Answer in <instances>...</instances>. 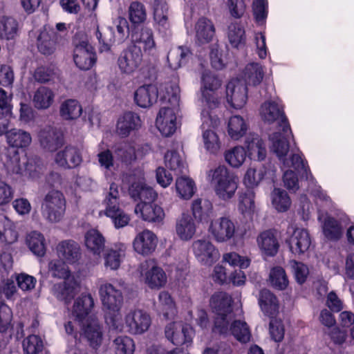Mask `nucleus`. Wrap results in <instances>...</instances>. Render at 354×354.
Wrapping results in <instances>:
<instances>
[{
	"instance_id": "f257e3e1",
	"label": "nucleus",
	"mask_w": 354,
	"mask_h": 354,
	"mask_svg": "<svg viewBox=\"0 0 354 354\" xmlns=\"http://www.w3.org/2000/svg\"><path fill=\"white\" fill-rule=\"evenodd\" d=\"M288 133H291L290 130L283 133L275 132L270 135L271 151L276 154L285 167H293L302 177L308 179L309 169L301 156L293 153L289 158H286L290 149Z\"/></svg>"
},
{
	"instance_id": "f03ea898",
	"label": "nucleus",
	"mask_w": 354,
	"mask_h": 354,
	"mask_svg": "<svg viewBox=\"0 0 354 354\" xmlns=\"http://www.w3.org/2000/svg\"><path fill=\"white\" fill-rule=\"evenodd\" d=\"M232 297L225 292H215L209 300V306L216 315L214 330L220 334H225L229 329L230 322L234 318Z\"/></svg>"
},
{
	"instance_id": "7ed1b4c3",
	"label": "nucleus",
	"mask_w": 354,
	"mask_h": 354,
	"mask_svg": "<svg viewBox=\"0 0 354 354\" xmlns=\"http://www.w3.org/2000/svg\"><path fill=\"white\" fill-rule=\"evenodd\" d=\"M209 177L219 198L227 200L234 196L238 187V178L226 167L221 165L209 171Z\"/></svg>"
},
{
	"instance_id": "20e7f679",
	"label": "nucleus",
	"mask_w": 354,
	"mask_h": 354,
	"mask_svg": "<svg viewBox=\"0 0 354 354\" xmlns=\"http://www.w3.org/2000/svg\"><path fill=\"white\" fill-rule=\"evenodd\" d=\"M73 44V60L76 66L83 71L91 69L96 62V54L86 36L82 33L76 34Z\"/></svg>"
},
{
	"instance_id": "39448f33",
	"label": "nucleus",
	"mask_w": 354,
	"mask_h": 354,
	"mask_svg": "<svg viewBox=\"0 0 354 354\" xmlns=\"http://www.w3.org/2000/svg\"><path fill=\"white\" fill-rule=\"evenodd\" d=\"M41 214L49 222H59L66 211V199L60 191L52 189L44 196L41 203Z\"/></svg>"
},
{
	"instance_id": "423d86ee",
	"label": "nucleus",
	"mask_w": 354,
	"mask_h": 354,
	"mask_svg": "<svg viewBox=\"0 0 354 354\" xmlns=\"http://www.w3.org/2000/svg\"><path fill=\"white\" fill-rule=\"evenodd\" d=\"M221 82L218 75L209 70H204L201 73L200 91L202 101L210 109H215L219 104L216 91L221 87Z\"/></svg>"
},
{
	"instance_id": "0eeeda50",
	"label": "nucleus",
	"mask_w": 354,
	"mask_h": 354,
	"mask_svg": "<svg viewBox=\"0 0 354 354\" xmlns=\"http://www.w3.org/2000/svg\"><path fill=\"white\" fill-rule=\"evenodd\" d=\"M142 61L141 47L130 45L123 50L118 58V65L122 73L131 75L140 66Z\"/></svg>"
},
{
	"instance_id": "6e6552de",
	"label": "nucleus",
	"mask_w": 354,
	"mask_h": 354,
	"mask_svg": "<svg viewBox=\"0 0 354 354\" xmlns=\"http://www.w3.org/2000/svg\"><path fill=\"white\" fill-rule=\"evenodd\" d=\"M172 99L175 101L176 106L161 108L156 120L157 128L166 137L172 135L176 129V111L178 106L179 97L174 95L172 96Z\"/></svg>"
},
{
	"instance_id": "1a4fd4ad",
	"label": "nucleus",
	"mask_w": 354,
	"mask_h": 354,
	"mask_svg": "<svg viewBox=\"0 0 354 354\" xmlns=\"http://www.w3.org/2000/svg\"><path fill=\"white\" fill-rule=\"evenodd\" d=\"M166 338L174 345L191 343L194 334L193 328L188 324L174 322L165 326Z\"/></svg>"
},
{
	"instance_id": "9d476101",
	"label": "nucleus",
	"mask_w": 354,
	"mask_h": 354,
	"mask_svg": "<svg viewBox=\"0 0 354 354\" xmlns=\"http://www.w3.org/2000/svg\"><path fill=\"white\" fill-rule=\"evenodd\" d=\"M263 120L268 124L277 122L282 131H290V125L284 114L283 108L272 101L265 102L261 107Z\"/></svg>"
},
{
	"instance_id": "9b49d317",
	"label": "nucleus",
	"mask_w": 354,
	"mask_h": 354,
	"mask_svg": "<svg viewBox=\"0 0 354 354\" xmlns=\"http://www.w3.org/2000/svg\"><path fill=\"white\" fill-rule=\"evenodd\" d=\"M38 139L40 147L48 152H55L64 144V138L62 131L50 126L46 127L39 131Z\"/></svg>"
},
{
	"instance_id": "f8f14e48",
	"label": "nucleus",
	"mask_w": 354,
	"mask_h": 354,
	"mask_svg": "<svg viewBox=\"0 0 354 354\" xmlns=\"http://www.w3.org/2000/svg\"><path fill=\"white\" fill-rule=\"evenodd\" d=\"M209 232L217 242H226L235 232V225L228 216H221L211 221Z\"/></svg>"
},
{
	"instance_id": "ddd939ff",
	"label": "nucleus",
	"mask_w": 354,
	"mask_h": 354,
	"mask_svg": "<svg viewBox=\"0 0 354 354\" xmlns=\"http://www.w3.org/2000/svg\"><path fill=\"white\" fill-rule=\"evenodd\" d=\"M140 273L145 276V281L151 288H160L167 281L163 270L157 266L153 259H148L140 266Z\"/></svg>"
},
{
	"instance_id": "4468645a",
	"label": "nucleus",
	"mask_w": 354,
	"mask_h": 354,
	"mask_svg": "<svg viewBox=\"0 0 354 354\" xmlns=\"http://www.w3.org/2000/svg\"><path fill=\"white\" fill-rule=\"evenodd\" d=\"M246 84L240 80L234 79L226 86L227 102L234 109H241L246 103L248 98Z\"/></svg>"
},
{
	"instance_id": "2eb2a0df",
	"label": "nucleus",
	"mask_w": 354,
	"mask_h": 354,
	"mask_svg": "<svg viewBox=\"0 0 354 354\" xmlns=\"http://www.w3.org/2000/svg\"><path fill=\"white\" fill-rule=\"evenodd\" d=\"M99 291L103 306L113 313L119 311L123 302L121 291L111 283L101 285Z\"/></svg>"
},
{
	"instance_id": "dca6fc26",
	"label": "nucleus",
	"mask_w": 354,
	"mask_h": 354,
	"mask_svg": "<svg viewBox=\"0 0 354 354\" xmlns=\"http://www.w3.org/2000/svg\"><path fill=\"white\" fill-rule=\"evenodd\" d=\"M78 288L79 284L75 277H69L63 282L54 284L51 292L58 300L68 304L77 293Z\"/></svg>"
},
{
	"instance_id": "f3484780",
	"label": "nucleus",
	"mask_w": 354,
	"mask_h": 354,
	"mask_svg": "<svg viewBox=\"0 0 354 354\" xmlns=\"http://www.w3.org/2000/svg\"><path fill=\"white\" fill-rule=\"evenodd\" d=\"M125 322L130 333L142 334L149 329L151 325V317L146 312L136 310L127 315Z\"/></svg>"
},
{
	"instance_id": "a211bd4d",
	"label": "nucleus",
	"mask_w": 354,
	"mask_h": 354,
	"mask_svg": "<svg viewBox=\"0 0 354 354\" xmlns=\"http://www.w3.org/2000/svg\"><path fill=\"white\" fill-rule=\"evenodd\" d=\"M55 162L64 169H71L81 163L82 156L77 147L68 145L56 153Z\"/></svg>"
},
{
	"instance_id": "6ab92c4d",
	"label": "nucleus",
	"mask_w": 354,
	"mask_h": 354,
	"mask_svg": "<svg viewBox=\"0 0 354 354\" xmlns=\"http://www.w3.org/2000/svg\"><path fill=\"white\" fill-rule=\"evenodd\" d=\"M94 306V301L89 294H82L78 297L73 306L72 315L75 321L79 323H84V321L91 316H89Z\"/></svg>"
},
{
	"instance_id": "aec40b11",
	"label": "nucleus",
	"mask_w": 354,
	"mask_h": 354,
	"mask_svg": "<svg viewBox=\"0 0 354 354\" xmlns=\"http://www.w3.org/2000/svg\"><path fill=\"white\" fill-rule=\"evenodd\" d=\"M290 251L295 254H301L306 252L311 244L308 232L302 228H297L288 240Z\"/></svg>"
},
{
	"instance_id": "412c9836",
	"label": "nucleus",
	"mask_w": 354,
	"mask_h": 354,
	"mask_svg": "<svg viewBox=\"0 0 354 354\" xmlns=\"http://www.w3.org/2000/svg\"><path fill=\"white\" fill-rule=\"evenodd\" d=\"M193 251L199 261L210 264L218 258V252L207 240H197L193 243Z\"/></svg>"
},
{
	"instance_id": "4be33fe9",
	"label": "nucleus",
	"mask_w": 354,
	"mask_h": 354,
	"mask_svg": "<svg viewBox=\"0 0 354 354\" xmlns=\"http://www.w3.org/2000/svg\"><path fill=\"white\" fill-rule=\"evenodd\" d=\"M258 246L266 255L274 257L277 254L279 244L277 238V231L267 230L261 232L257 239Z\"/></svg>"
},
{
	"instance_id": "5701e85b",
	"label": "nucleus",
	"mask_w": 354,
	"mask_h": 354,
	"mask_svg": "<svg viewBox=\"0 0 354 354\" xmlns=\"http://www.w3.org/2000/svg\"><path fill=\"white\" fill-rule=\"evenodd\" d=\"M134 212L140 214L144 221L151 223H160L165 217L162 208L153 202L137 204Z\"/></svg>"
},
{
	"instance_id": "b1692460",
	"label": "nucleus",
	"mask_w": 354,
	"mask_h": 354,
	"mask_svg": "<svg viewBox=\"0 0 354 354\" xmlns=\"http://www.w3.org/2000/svg\"><path fill=\"white\" fill-rule=\"evenodd\" d=\"M80 324L82 326L84 335L90 345L94 348L99 346L102 340V330L97 319L91 317Z\"/></svg>"
},
{
	"instance_id": "393cba45",
	"label": "nucleus",
	"mask_w": 354,
	"mask_h": 354,
	"mask_svg": "<svg viewBox=\"0 0 354 354\" xmlns=\"http://www.w3.org/2000/svg\"><path fill=\"white\" fill-rule=\"evenodd\" d=\"M57 251L61 260L68 263H75L81 257L80 245L73 240L60 242L57 246Z\"/></svg>"
},
{
	"instance_id": "a878e982",
	"label": "nucleus",
	"mask_w": 354,
	"mask_h": 354,
	"mask_svg": "<svg viewBox=\"0 0 354 354\" xmlns=\"http://www.w3.org/2000/svg\"><path fill=\"white\" fill-rule=\"evenodd\" d=\"M156 243V235L149 230H145L135 238L133 248L138 253L147 255L155 250Z\"/></svg>"
},
{
	"instance_id": "bb28decb",
	"label": "nucleus",
	"mask_w": 354,
	"mask_h": 354,
	"mask_svg": "<svg viewBox=\"0 0 354 354\" xmlns=\"http://www.w3.org/2000/svg\"><path fill=\"white\" fill-rule=\"evenodd\" d=\"M158 88L155 85L147 84L140 86L134 93L136 103L142 108L151 106L157 101Z\"/></svg>"
},
{
	"instance_id": "cd10ccee",
	"label": "nucleus",
	"mask_w": 354,
	"mask_h": 354,
	"mask_svg": "<svg viewBox=\"0 0 354 354\" xmlns=\"http://www.w3.org/2000/svg\"><path fill=\"white\" fill-rule=\"evenodd\" d=\"M153 19L160 32L166 33L170 28L169 8L165 0H153Z\"/></svg>"
},
{
	"instance_id": "c85d7f7f",
	"label": "nucleus",
	"mask_w": 354,
	"mask_h": 354,
	"mask_svg": "<svg viewBox=\"0 0 354 354\" xmlns=\"http://www.w3.org/2000/svg\"><path fill=\"white\" fill-rule=\"evenodd\" d=\"M196 41L199 44L209 43L214 38L216 29L213 22L206 18L201 17L195 25Z\"/></svg>"
},
{
	"instance_id": "c756f323",
	"label": "nucleus",
	"mask_w": 354,
	"mask_h": 354,
	"mask_svg": "<svg viewBox=\"0 0 354 354\" xmlns=\"http://www.w3.org/2000/svg\"><path fill=\"white\" fill-rule=\"evenodd\" d=\"M129 193L135 201L140 200V203H152L157 198L154 189L142 182L132 183L129 188Z\"/></svg>"
},
{
	"instance_id": "7c9ffc66",
	"label": "nucleus",
	"mask_w": 354,
	"mask_h": 354,
	"mask_svg": "<svg viewBox=\"0 0 354 354\" xmlns=\"http://www.w3.org/2000/svg\"><path fill=\"white\" fill-rule=\"evenodd\" d=\"M192 211L194 218L202 223H207L214 215L212 203L205 198L194 200Z\"/></svg>"
},
{
	"instance_id": "2f4dec72",
	"label": "nucleus",
	"mask_w": 354,
	"mask_h": 354,
	"mask_svg": "<svg viewBox=\"0 0 354 354\" xmlns=\"http://www.w3.org/2000/svg\"><path fill=\"white\" fill-rule=\"evenodd\" d=\"M132 45L142 44L145 52L153 54L156 50V44L153 39L152 30L143 27L140 30L134 31L131 34Z\"/></svg>"
},
{
	"instance_id": "473e14b6",
	"label": "nucleus",
	"mask_w": 354,
	"mask_h": 354,
	"mask_svg": "<svg viewBox=\"0 0 354 354\" xmlns=\"http://www.w3.org/2000/svg\"><path fill=\"white\" fill-rule=\"evenodd\" d=\"M245 145L248 149V156L251 159L263 160L266 156V149L263 140L257 134H250L247 136Z\"/></svg>"
},
{
	"instance_id": "72a5a7b5",
	"label": "nucleus",
	"mask_w": 354,
	"mask_h": 354,
	"mask_svg": "<svg viewBox=\"0 0 354 354\" xmlns=\"http://www.w3.org/2000/svg\"><path fill=\"white\" fill-rule=\"evenodd\" d=\"M87 249L95 255H100L105 249L106 239L96 229H90L84 234Z\"/></svg>"
},
{
	"instance_id": "f704fd0d",
	"label": "nucleus",
	"mask_w": 354,
	"mask_h": 354,
	"mask_svg": "<svg viewBox=\"0 0 354 354\" xmlns=\"http://www.w3.org/2000/svg\"><path fill=\"white\" fill-rule=\"evenodd\" d=\"M259 304L263 313L269 317H274L279 311L278 300L276 296L268 289L260 291Z\"/></svg>"
},
{
	"instance_id": "c9c22d12",
	"label": "nucleus",
	"mask_w": 354,
	"mask_h": 354,
	"mask_svg": "<svg viewBox=\"0 0 354 354\" xmlns=\"http://www.w3.org/2000/svg\"><path fill=\"white\" fill-rule=\"evenodd\" d=\"M141 126L139 115L133 112H127L119 119L117 124L118 132L122 137L127 136L133 130L138 129Z\"/></svg>"
},
{
	"instance_id": "e433bc0d",
	"label": "nucleus",
	"mask_w": 354,
	"mask_h": 354,
	"mask_svg": "<svg viewBox=\"0 0 354 354\" xmlns=\"http://www.w3.org/2000/svg\"><path fill=\"white\" fill-rule=\"evenodd\" d=\"M176 232L180 239L184 241H188L194 236L196 233V225L189 214H183L177 219Z\"/></svg>"
},
{
	"instance_id": "4c0bfd02",
	"label": "nucleus",
	"mask_w": 354,
	"mask_h": 354,
	"mask_svg": "<svg viewBox=\"0 0 354 354\" xmlns=\"http://www.w3.org/2000/svg\"><path fill=\"white\" fill-rule=\"evenodd\" d=\"M126 249L127 246L122 243L108 249L104 256L105 266L111 270H117L120 267L122 258L125 255Z\"/></svg>"
},
{
	"instance_id": "58836bf2",
	"label": "nucleus",
	"mask_w": 354,
	"mask_h": 354,
	"mask_svg": "<svg viewBox=\"0 0 354 354\" xmlns=\"http://www.w3.org/2000/svg\"><path fill=\"white\" fill-rule=\"evenodd\" d=\"M57 34L53 30H44L37 37L38 50L45 55L53 54L56 48Z\"/></svg>"
},
{
	"instance_id": "ea45409f",
	"label": "nucleus",
	"mask_w": 354,
	"mask_h": 354,
	"mask_svg": "<svg viewBox=\"0 0 354 354\" xmlns=\"http://www.w3.org/2000/svg\"><path fill=\"white\" fill-rule=\"evenodd\" d=\"M95 35L99 42V50L100 53L109 52L111 46L117 42V38L112 27H107L100 30L97 26L95 31Z\"/></svg>"
},
{
	"instance_id": "a19ab883",
	"label": "nucleus",
	"mask_w": 354,
	"mask_h": 354,
	"mask_svg": "<svg viewBox=\"0 0 354 354\" xmlns=\"http://www.w3.org/2000/svg\"><path fill=\"white\" fill-rule=\"evenodd\" d=\"M191 52L187 47L178 46L169 50L167 55V62L169 67L173 70H176L183 64H185Z\"/></svg>"
},
{
	"instance_id": "79ce46f5",
	"label": "nucleus",
	"mask_w": 354,
	"mask_h": 354,
	"mask_svg": "<svg viewBox=\"0 0 354 354\" xmlns=\"http://www.w3.org/2000/svg\"><path fill=\"white\" fill-rule=\"evenodd\" d=\"M8 145L12 147L24 148L29 146L32 142L30 134L22 129H12L6 134Z\"/></svg>"
},
{
	"instance_id": "37998d69",
	"label": "nucleus",
	"mask_w": 354,
	"mask_h": 354,
	"mask_svg": "<svg viewBox=\"0 0 354 354\" xmlns=\"http://www.w3.org/2000/svg\"><path fill=\"white\" fill-rule=\"evenodd\" d=\"M54 93L46 86L39 87L34 93L32 103L37 109H46L53 102Z\"/></svg>"
},
{
	"instance_id": "c03bdc74",
	"label": "nucleus",
	"mask_w": 354,
	"mask_h": 354,
	"mask_svg": "<svg viewBox=\"0 0 354 354\" xmlns=\"http://www.w3.org/2000/svg\"><path fill=\"white\" fill-rule=\"evenodd\" d=\"M196 185L192 179L187 176L177 178L176 191L178 196L183 199L191 198L196 192Z\"/></svg>"
},
{
	"instance_id": "a18cd8bd",
	"label": "nucleus",
	"mask_w": 354,
	"mask_h": 354,
	"mask_svg": "<svg viewBox=\"0 0 354 354\" xmlns=\"http://www.w3.org/2000/svg\"><path fill=\"white\" fill-rule=\"evenodd\" d=\"M322 229L324 236L330 241L339 240L343 234L341 224L338 221L330 216L325 218Z\"/></svg>"
},
{
	"instance_id": "49530a36",
	"label": "nucleus",
	"mask_w": 354,
	"mask_h": 354,
	"mask_svg": "<svg viewBox=\"0 0 354 354\" xmlns=\"http://www.w3.org/2000/svg\"><path fill=\"white\" fill-rule=\"evenodd\" d=\"M165 166L174 171L177 175L183 174L186 170V164L183 158L174 150L168 151L165 155Z\"/></svg>"
},
{
	"instance_id": "de8ad7c7",
	"label": "nucleus",
	"mask_w": 354,
	"mask_h": 354,
	"mask_svg": "<svg viewBox=\"0 0 354 354\" xmlns=\"http://www.w3.org/2000/svg\"><path fill=\"white\" fill-rule=\"evenodd\" d=\"M264 73L262 66L257 63L248 64L243 72L245 84L256 86L261 83L263 78Z\"/></svg>"
},
{
	"instance_id": "09e8293b",
	"label": "nucleus",
	"mask_w": 354,
	"mask_h": 354,
	"mask_svg": "<svg viewBox=\"0 0 354 354\" xmlns=\"http://www.w3.org/2000/svg\"><path fill=\"white\" fill-rule=\"evenodd\" d=\"M60 115L65 120H75L78 118L82 112L79 102L73 99L65 100L60 106Z\"/></svg>"
},
{
	"instance_id": "8fccbe9b",
	"label": "nucleus",
	"mask_w": 354,
	"mask_h": 354,
	"mask_svg": "<svg viewBox=\"0 0 354 354\" xmlns=\"http://www.w3.org/2000/svg\"><path fill=\"white\" fill-rule=\"evenodd\" d=\"M247 130L248 124L241 116L234 115L230 118L228 122V133L232 139H239L245 135Z\"/></svg>"
},
{
	"instance_id": "3c124183",
	"label": "nucleus",
	"mask_w": 354,
	"mask_h": 354,
	"mask_svg": "<svg viewBox=\"0 0 354 354\" xmlns=\"http://www.w3.org/2000/svg\"><path fill=\"white\" fill-rule=\"evenodd\" d=\"M17 240V232L12 227L10 221L0 215V242L12 244Z\"/></svg>"
},
{
	"instance_id": "603ef678",
	"label": "nucleus",
	"mask_w": 354,
	"mask_h": 354,
	"mask_svg": "<svg viewBox=\"0 0 354 354\" xmlns=\"http://www.w3.org/2000/svg\"><path fill=\"white\" fill-rule=\"evenodd\" d=\"M271 196L272 205L278 212H286L290 207L291 201L285 190L274 188Z\"/></svg>"
},
{
	"instance_id": "864d4df0",
	"label": "nucleus",
	"mask_w": 354,
	"mask_h": 354,
	"mask_svg": "<svg viewBox=\"0 0 354 354\" xmlns=\"http://www.w3.org/2000/svg\"><path fill=\"white\" fill-rule=\"evenodd\" d=\"M45 239L44 236L37 232H31L27 238V244L33 254L43 257L46 253Z\"/></svg>"
},
{
	"instance_id": "5fc2aeb1",
	"label": "nucleus",
	"mask_w": 354,
	"mask_h": 354,
	"mask_svg": "<svg viewBox=\"0 0 354 354\" xmlns=\"http://www.w3.org/2000/svg\"><path fill=\"white\" fill-rule=\"evenodd\" d=\"M18 31V23L12 17H4L0 23V38L13 39Z\"/></svg>"
},
{
	"instance_id": "6e6d98bb",
	"label": "nucleus",
	"mask_w": 354,
	"mask_h": 354,
	"mask_svg": "<svg viewBox=\"0 0 354 354\" xmlns=\"http://www.w3.org/2000/svg\"><path fill=\"white\" fill-rule=\"evenodd\" d=\"M230 330L239 342L246 343L250 341L251 333L246 322L235 320L232 323Z\"/></svg>"
},
{
	"instance_id": "4d7b16f0",
	"label": "nucleus",
	"mask_w": 354,
	"mask_h": 354,
	"mask_svg": "<svg viewBox=\"0 0 354 354\" xmlns=\"http://www.w3.org/2000/svg\"><path fill=\"white\" fill-rule=\"evenodd\" d=\"M44 167L42 160L37 156L30 157L26 164L25 171L33 179L39 178L44 173Z\"/></svg>"
},
{
	"instance_id": "13d9d810",
	"label": "nucleus",
	"mask_w": 354,
	"mask_h": 354,
	"mask_svg": "<svg viewBox=\"0 0 354 354\" xmlns=\"http://www.w3.org/2000/svg\"><path fill=\"white\" fill-rule=\"evenodd\" d=\"M128 12L129 19L133 24H142L147 18L145 6L139 1L131 2Z\"/></svg>"
},
{
	"instance_id": "bf43d9fd",
	"label": "nucleus",
	"mask_w": 354,
	"mask_h": 354,
	"mask_svg": "<svg viewBox=\"0 0 354 354\" xmlns=\"http://www.w3.org/2000/svg\"><path fill=\"white\" fill-rule=\"evenodd\" d=\"M247 153L242 147H235L226 151L225 158L227 162L233 167H239L244 162Z\"/></svg>"
},
{
	"instance_id": "052dcab7",
	"label": "nucleus",
	"mask_w": 354,
	"mask_h": 354,
	"mask_svg": "<svg viewBox=\"0 0 354 354\" xmlns=\"http://www.w3.org/2000/svg\"><path fill=\"white\" fill-rule=\"evenodd\" d=\"M115 354H133L135 344L133 339L126 335L118 336L113 341Z\"/></svg>"
},
{
	"instance_id": "680f3d73",
	"label": "nucleus",
	"mask_w": 354,
	"mask_h": 354,
	"mask_svg": "<svg viewBox=\"0 0 354 354\" xmlns=\"http://www.w3.org/2000/svg\"><path fill=\"white\" fill-rule=\"evenodd\" d=\"M270 280L272 286L278 290H284L288 284L286 272L279 266L274 267L270 270Z\"/></svg>"
},
{
	"instance_id": "e2e57ef3",
	"label": "nucleus",
	"mask_w": 354,
	"mask_h": 354,
	"mask_svg": "<svg viewBox=\"0 0 354 354\" xmlns=\"http://www.w3.org/2000/svg\"><path fill=\"white\" fill-rule=\"evenodd\" d=\"M22 344L25 354H38L44 348L42 339L35 335H31L25 338Z\"/></svg>"
},
{
	"instance_id": "0e129e2a",
	"label": "nucleus",
	"mask_w": 354,
	"mask_h": 354,
	"mask_svg": "<svg viewBox=\"0 0 354 354\" xmlns=\"http://www.w3.org/2000/svg\"><path fill=\"white\" fill-rule=\"evenodd\" d=\"M105 214L111 218L116 228L126 226L130 220L129 216L119 206L114 209H105Z\"/></svg>"
},
{
	"instance_id": "69168bd1",
	"label": "nucleus",
	"mask_w": 354,
	"mask_h": 354,
	"mask_svg": "<svg viewBox=\"0 0 354 354\" xmlns=\"http://www.w3.org/2000/svg\"><path fill=\"white\" fill-rule=\"evenodd\" d=\"M48 270L52 277L59 279H65L69 277H74L71 274L68 266L62 260H53L48 264Z\"/></svg>"
},
{
	"instance_id": "338daca9",
	"label": "nucleus",
	"mask_w": 354,
	"mask_h": 354,
	"mask_svg": "<svg viewBox=\"0 0 354 354\" xmlns=\"http://www.w3.org/2000/svg\"><path fill=\"white\" fill-rule=\"evenodd\" d=\"M245 31L243 28L237 24H231L228 28V39L230 44L236 48L244 43Z\"/></svg>"
},
{
	"instance_id": "774afa93",
	"label": "nucleus",
	"mask_w": 354,
	"mask_h": 354,
	"mask_svg": "<svg viewBox=\"0 0 354 354\" xmlns=\"http://www.w3.org/2000/svg\"><path fill=\"white\" fill-rule=\"evenodd\" d=\"M203 137L206 149L210 153H216L221 147V142L217 134L212 130H206L204 131Z\"/></svg>"
}]
</instances>
